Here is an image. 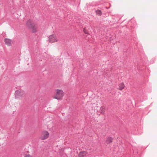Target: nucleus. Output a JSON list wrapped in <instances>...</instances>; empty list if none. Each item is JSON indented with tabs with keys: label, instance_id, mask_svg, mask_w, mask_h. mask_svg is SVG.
I'll list each match as a JSON object with an SVG mask.
<instances>
[{
	"label": "nucleus",
	"instance_id": "nucleus-1",
	"mask_svg": "<svg viewBox=\"0 0 157 157\" xmlns=\"http://www.w3.org/2000/svg\"><path fill=\"white\" fill-rule=\"evenodd\" d=\"M27 26L31 30L33 33H36L37 31L36 27L33 20L29 19L26 22Z\"/></svg>",
	"mask_w": 157,
	"mask_h": 157
},
{
	"label": "nucleus",
	"instance_id": "nucleus-2",
	"mask_svg": "<svg viewBox=\"0 0 157 157\" xmlns=\"http://www.w3.org/2000/svg\"><path fill=\"white\" fill-rule=\"evenodd\" d=\"M63 96V91L60 90H57L56 94L54 97L58 100L60 99Z\"/></svg>",
	"mask_w": 157,
	"mask_h": 157
},
{
	"label": "nucleus",
	"instance_id": "nucleus-3",
	"mask_svg": "<svg viewBox=\"0 0 157 157\" xmlns=\"http://www.w3.org/2000/svg\"><path fill=\"white\" fill-rule=\"evenodd\" d=\"M25 94V92L23 91L17 90L15 91V95L17 98L22 97Z\"/></svg>",
	"mask_w": 157,
	"mask_h": 157
},
{
	"label": "nucleus",
	"instance_id": "nucleus-4",
	"mask_svg": "<svg viewBox=\"0 0 157 157\" xmlns=\"http://www.w3.org/2000/svg\"><path fill=\"white\" fill-rule=\"evenodd\" d=\"M49 136V133L48 132L44 131L43 132L40 138L41 140H44L47 138Z\"/></svg>",
	"mask_w": 157,
	"mask_h": 157
},
{
	"label": "nucleus",
	"instance_id": "nucleus-5",
	"mask_svg": "<svg viewBox=\"0 0 157 157\" xmlns=\"http://www.w3.org/2000/svg\"><path fill=\"white\" fill-rule=\"evenodd\" d=\"M49 41L51 43H53L57 41L56 36L53 35L50 36L49 37Z\"/></svg>",
	"mask_w": 157,
	"mask_h": 157
},
{
	"label": "nucleus",
	"instance_id": "nucleus-6",
	"mask_svg": "<svg viewBox=\"0 0 157 157\" xmlns=\"http://www.w3.org/2000/svg\"><path fill=\"white\" fill-rule=\"evenodd\" d=\"M87 153V152L85 151L80 152L78 155V157H86Z\"/></svg>",
	"mask_w": 157,
	"mask_h": 157
},
{
	"label": "nucleus",
	"instance_id": "nucleus-7",
	"mask_svg": "<svg viewBox=\"0 0 157 157\" xmlns=\"http://www.w3.org/2000/svg\"><path fill=\"white\" fill-rule=\"evenodd\" d=\"M5 44L8 45V46H10L11 42V40L9 39L5 38Z\"/></svg>",
	"mask_w": 157,
	"mask_h": 157
},
{
	"label": "nucleus",
	"instance_id": "nucleus-8",
	"mask_svg": "<svg viewBox=\"0 0 157 157\" xmlns=\"http://www.w3.org/2000/svg\"><path fill=\"white\" fill-rule=\"evenodd\" d=\"M113 138L111 137H108L107 138L106 142L107 144H110L112 142Z\"/></svg>",
	"mask_w": 157,
	"mask_h": 157
},
{
	"label": "nucleus",
	"instance_id": "nucleus-9",
	"mask_svg": "<svg viewBox=\"0 0 157 157\" xmlns=\"http://www.w3.org/2000/svg\"><path fill=\"white\" fill-rule=\"evenodd\" d=\"M124 87V85L123 83H121L119 84V89L122 90Z\"/></svg>",
	"mask_w": 157,
	"mask_h": 157
},
{
	"label": "nucleus",
	"instance_id": "nucleus-10",
	"mask_svg": "<svg viewBox=\"0 0 157 157\" xmlns=\"http://www.w3.org/2000/svg\"><path fill=\"white\" fill-rule=\"evenodd\" d=\"M100 111L101 113L104 114L105 113V107L104 106L101 107Z\"/></svg>",
	"mask_w": 157,
	"mask_h": 157
},
{
	"label": "nucleus",
	"instance_id": "nucleus-11",
	"mask_svg": "<svg viewBox=\"0 0 157 157\" xmlns=\"http://www.w3.org/2000/svg\"><path fill=\"white\" fill-rule=\"evenodd\" d=\"M96 13L97 14L99 15H101V12L100 10H98L96 11Z\"/></svg>",
	"mask_w": 157,
	"mask_h": 157
},
{
	"label": "nucleus",
	"instance_id": "nucleus-12",
	"mask_svg": "<svg viewBox=\"0 0 157 157\" xmlns=\"http://www.w3.org/2000/svg\"><path fill=\"white\" fill-rule=\"evenodd\" d=\"M24 157H31L29 155H26Z\"/></svg>",
	"mask_w": 157,
	"mask_h": 157
},
{
	"label": "nucleus",
	"instance_id": "nucleus-13",
	"mask_svg": "<svg viewBox=\"0 0 157 157\" xmlns=\"http://www.w3.org/2000/svg\"><path fill=\"white\" fill-rule=\"evenodd\" d=\"M84 32L86 34H88V33L87 32H86V31H85V29H84Z\"/></svg>",
	"mask_w": 157,
	"mask_h": 157
}]
</instances>
